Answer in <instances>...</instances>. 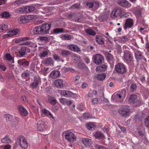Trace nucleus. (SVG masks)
<instances>
[{"mask_svg":"<svg viewBox=\"0 0 149 149\" xmlns=\"http://www.w3.org/2000/svg\"><path fill=\"white\" fill-rule=\"evenodd\" d=\"M17 142L23 148L27 149L28 148V143L25 139L23 136H20L17 138Z\"/></svg>","mask_w":149,"mask_h":149,"instance_id":"f257e3e1","label":"nucleus"},{"mask_svg":"<svg viewBox=\"0 0 149 149\" xmlns=\"http://www.w3.org/2000/svg\"><path fill=\"white\" fill-rule=\"evenodd\" d=\"M119 114L123 117H127L130 114V109L129 106H123L118 110Z\"/></svg>","mask_w":149,"mask_h":149,"instance_id":"f03ea898","label":"nucleus"},{"mask_svg":"<svg viewBox=\"0 0 149 149\" xmlns=\"http://www.w3.org/2000/svg\"><path fill=\"white\" fill-rule=\"evenodd\" d=\"M115 68L117 72L120 74H123L125 73L127 69L125 66L122 63H118L116 65Z\"/></svg>","mask_w":149,"mask_h":149,"instance_id":"7ed1b4c3","label":"nucleus"},{"mask_svg":"<svg viewBox=\"0 0 149 149\" xmlns=\"http://www.w3.org/2000/svg\"><path fill=\"white\" fill-rule=\"evenodd\" d=\"M65 137L69 142L72 143H73L76 139L75 135L72 132H66L65 135Z\"/></svg>","mask_w":149,"mask_h":149,"instance_id":"20e7f679","label":"nucleus"},{"mask_svg":"<svg viewBox=\"0 0 149 149\" xmlns=\"http://www.w3.org/2000/svg\"><path fill=\"white\" fill-rule=\"evenodd\" d=\"M122 13V10L120 8L115 9L111 14V17L113 19L116 18L118 16H120Z\"/></svg>","mask_w":149,"mask_h":149,"instance_id":"39448f33","label":"nucleus"},{"mask_svg":"<svg viewBox=\"0 0 149 149\" xmlns=\"http://www.w3.org/2000/svg\"><path fill=\"white\" fill-rule=\"evenodd\" d=\"M47 126L45 125V123L42 120L39 121L37 124V128L38 130L40 131L46 130Z\"/></svg>","mask_w":149,"mask_h":149,"instance_id":"423d86ee","label":"nucleus"},{"mask_svg":"<svg viewBox=\"0 0 149 149\" xmlns=\"http://www.w3.org/2000/svg\"><path fill=\"white\" fill-rule=\"evenodd\" d=\"M58 92L61 96H64L66 97H71L73 95L72 92L68 91L59 90Z\"/></svg>","mask_w":149,"mask_h":149,"instance_id":"0eeeda50","label":"nucleus"},{"mask_svg":"<svg viewBox=\"0 0 149 149\" xmlns=\"http://www.w3.org/2000/svg\"><path fill=\"white\" fill-rule=\"evenodd\" d=\"M43 34H47L49 33V31L51 29V25L50 24H45L41 26Z\"/></svg>","mask_w":149,"mask_h":149,"instance_id":"6e6552de","label":"nucleus"},{"mask_svg":"<svg viewBox=\"0 0 149 149\" xmlns=\"http://www.w3.org/2000/svg\"><path fill=\"white\" fill-rule=\"evenodd\" d=\"M117 3L121 6L127 8L131 6V4L127 0H118Z\"/></svg>","mask_w":149,"mask_h":149,"instance_id":"1a4fd4ad","label":"nucleus"},{"mask_svg":"<svg viewBox=\"0 0 149 149\" xmlns=\"http://www.w3.org/2000/svg\"><path fill=\"white\" fill-rule=\"evenodd\" d=\"M133 23L132 19L129 18L126 19L124 26V29H126L127 28H131L132 26Z\"/></svg>","mask_w":149,"mask_h":149,"instance_id":"9d476101","label":"nucleus"},{"mask_svg":"<svg viewBox=\"0 0 149 149\" xmlns=\"http://www.w3.org/2000/svg\"><path fill=\"white\" fill-rule=\"evenodd\" d=\"M30 49L25 47H22L18 51V53L20 56H24L27 53L30 52Z\"/></svg>","mask_w":149,"mask_h":149,"instance_id":"9b49d317","label":"nucleus"},{"mask_svg":"<svg viewBox=\"0 0 149 149\" xmlns=\"http://www.w3.org/2000/svg\"><path fill=\"white\" fill-rule=\"evenodd\" d=\"M68 49L75 52H77L81 51L80 49L76 45L70 44L67 46Z\"/></svg>","mask_w":149,"mask_h":149,"instance_id":"f8f14e48","label":"nucleus"},{"mask_svg":"<svg viewBox=\"0 0 149 149\" xmlns=\"http://www.w3.org/2000/svg\"><path fill=\"white\" fill-rule=\"evenodd\" d=\"M18 109L21 115L22 116H26L28 114V112L27 110L24 107L22 106H19Z\"/></svg>","mask_w":149,"mask_h":149,"instance_id":"ddd939ff","label":"nucleus"},{"mask_svg":"<svg viewBox=\"0 0 149 149\" xmlns=\"http://www.w3.org/2000/svg\"><path fill=\"white\" fill-rule=\"evenodd\" d=\"M93 60L94 63L97 65L102 63L104 60L103 56H93Z\"/></svg>","mask_w":149,"mask_h":149,"instance_id":"4468645a","label":"nucleus"},{"mask_svg":"<svg viewBox=\"0 0 149 149\" xmlns=\"http://www.w3.org/2000/svg\"><path fill=\"white\" fill-rule=\"evenodd\" d=\"M32 32L34 34H43L41 26L34 28Z\"/></svg>","mask_w":149,"mask_h":149,"instance_id":"2eb2a0df","label":"nucleus"},{"mask_svg":"<svg viewBox=\"0 0 149 149\" xmlns=\"http://www.w3.org/2000/svg\"><path fill=\"white\" fill-rule=\"evenodd\" d=\"M40 81V78L38 77H35L33 81L31 84L32 87L36 88L38 85Z\"/></svg>","mask_w":149,"mask_h":149,"instance_id":"dca6fc26","label":"nucleus"},{"mask_svg":"<svg viewBox=\"0 0 149 149\" xmlns=\"http://www.w3.org/2000/svg\"><path fill=\"white\" fill-rule=\"evenodd\" d=\"M82 141L85 146L86 147H90L92 143L91 139L87 138H84Z\"/></svg>","mask_w":149,"mask_h":149,"instance_id":"f3484780","label":"nucleus"},{"mask_svg":"<svg viewBox=\"0 0 149 149\" xmlns=\"http://www.w3.org/2000/svg\"><path fill=\"white\" fill-rule=\"evenodd\" d=\"M63 81L61 79H58L55 80L54 84L58 88H62L63 86Z\"/></svg>","mask_w":149,"mask_h":149,"instance_id":"a211bd4d","label":"nucleus"},{"mask_svg":"<svg viewBox=\"0 0 149 149\" xmlns=\"http://www.w3.org/2000/svg\"><path fill=\"white\" fill-rule=\"evenodd\" d=\"M107 69L106 65L103 64L100 66H98L96 68V70L98 72L104 71Z\"/></svg>","mask_w":149,"mask_h":149,"instance_id":"6ab92c4d","label":"nucleus"},{"mask_svg":"<svg viewBox=\"0 0 149 149\" xmlns=\"http://www.w3.org/2000/svg\"><path fill=\"white\" fill-rule=\"evenodd\" d=\"M138 100L137 96L135 95H130L128 99L129 102L130 103H134L136 102Z\"/></svg>","mask_w":149,"mask_h":149,"instance_id":"aec40b11","label":"nucleus"},{"mask_svg":"<svg viewBox=\"0 0 149 149\" xmlns=\"http://www.w3.org/2000/svg\"><path fill=\"white\" fill-rule=\"evenodd\" d=\"M59 72L58 71L55 70L52 71L50 74V77L53 79L58 77L60 75Z\"/></svg>","mask_w":149,"mask_h":149,"instance_id":"412c9836","label":"nucleus"},{"mask_svg":"<svg viewBox=\"0 0 149 149\" xmlns=\"http://www.w3.org/2000/svg\"><path fill=\"white\" fill-rule=\"evenodd\" d=\"M96 42L99 44L102 45L104 44V39H103L100 36H97L95 37Z\"/></svg>","mask_w":149,"mask_h":149,"instance_id":"4be33fe9","label":"nucleus"},{"mask_svg":"<svg viewBox=\"0 0 149 149\" xmlns=\"http://www.w3.org/2000/svg\"><path fill=\"white\" fill-rule=\"evenodd\" d=\"M106 76V74L104 73L97 74L95 76V78L100 81L104 79Z\"/></svg>","mask_w":149,"mask_h":149,"instance_id":"5701e85b","label":"nucleus"},{"mask_svg":"<svg viewBox=\"0 0 149 149\" xmlns=\"http://www.w3.org/2000/svg\"><path fill=\"white\" fill-rule=\"evenodd\" d=\"M42 112L45 115L48 117H50L52 118H54L53 115L49 111L47 110L46 109H43L42 111Z\"/></svg>","mask_w":149,"mask_h":149,"instance_id":"b1692460","label":"nucleus"},{"mask_svg":"<svg viewBox=\"0 0 149 149\" xmlns=\"http://www.w3.org/2000/svg\"><path fill=\"white\" fill-rule=\"evenodd\" d=\"M17 21L19 24H25L27 23L25 16H22L19 17Z\"/></svg>","mask_w":149,"mask_h":149,"instance_id":"393cba45","label":"nucleus"},{"mask_svg":"<svg viewBox=\"0 0 149 149\" xmlns=\"http://www.w3.org/2000/svg\"><path fill=\"white\" fill-rule=\"evenodd\" d=\"M19 32L18 30L17 29H14L12 31H10L8 32L7 33L10 34L9 36L10 37L12 36L16 35H17Z\"/></svg>","mask_w":149,"mask_h":149,"instance_id":"a878e982","label":"nucleus"},{"mask_svg":"<svg viewBox=\"0 0 149 149\" xmlns=\"http://www.w3.org/2000/svg\"><path fill=\"white\" fill-rule=\"evenodd\" d=\"M3 117L6 121H11L13 118V116L9 114H4Z\"/></svg>","mask_w":149,"mask_h":149,"instance_id":"bb28decb","label":"nucleus"},{"mask_svg":"<svg viewBox=\"0 0 149 149\" xmlns=\"http://www.w3.org/2000/svg\"><path fill=\"white\" fill-rule=\"evenodd\" d=\"M93 134L95 137L97 139H100L103 138L104 136L103 134L100 132H96L94 133Z\"/></svg>","mask_w":149,"mask_h":149,"instance_id":"cd10ccee","label":"nucleus"},{"mask_svg":"<svg viewBox=\"0 0 149 149\" xmlns=\"http://www.w3.org/2000/svg\"><path fill=\"white\" fill-rule=\"evenodd\" d=\"M85 31L86 33L91 36H95L96 34L95 31L90 29H88Z\"/></svg>","mask_w":149,"mask_h":149,"instance_id":"c85d7f7f","label":"nucleus"},{"mask_svg":"<svg viewBox=\"0 0 149 149\" xmlns=\"http://www.w3.org/2000/svg\"><path fill=\"white\" fill-rule=\"evenodd\" d=\"M11 140L7 136H5L1 139V142L4 143H11Z\"/></svg>","mask_w":149,"mask_h":149,"instance_id":"c756f323","label":"nucleus"},{"mask_svg":"<svg viewBox=\"0 0 149 149\" xmlns=\"http://www.w3.org/2000/svg\"><path fill=\"white\" fill-rule=\"evenodd\" d=\"M48 100L50 103L52 105L55 104L57 102L56 99L54 97L49 96L48 97Z\"/></svg>","mask_w":149,"mask_h":149,"instance_id":"7c9ffc66","label":"nucleus"},{"mask_svg":"<svg viewBox=\"0 0 149 149\" xmlns=\"http://www.w3.org/2000/svg\"><path fill=\"white\" fill-rule=\"evenodd\" d=\"M61 37L62 39L65 40H70L72 37L71 36L68 34L62 35Z\"/></svg>","mask_w":149,"mask_h":149,"instance_id":"2f4dec72","label":"nucleus"},{"mask_svg":"<svg viewBox=\"0 0 149 149\" xmlns=\"http://www.w3.org/2000/svg\"><path fill=\"white\" fill-rule=\"evenodd\" d=\"M86 127L87 128L90 130H94L95 126L93 125L92 123H88L86 124Z\"/></svg>","mask_w":149,"mask_h":149,"instance_id":"473e14b6","label":"nucleus"},{"mask_svg":"<svg viewBox=\"0 0 149 149\" xmlns=\"http://www.w3.org/2000/svg\"><path fill=\"white\" fill-rule=\"evenodd\" d=\"M24 6L19 8L15 10L16 13L20 14L24 13Z\"/></svg>","mask_w":149,"mask_h":149,"instance_id":"72a5a7b5","label":"nucleus"},{"mask_svg":"<svg viewBox=\"0 0 149 149\" xmlns=\"http://www.w3.org/2000/svg\"><path fill=\"white\" fill-rule=\"evenodd\" d=\"M8 27V26L6 24L0 25V32H2L4 31H6Z\"/></svg>","mask_w":149,"mask_h":149,"instance_id":"f704fd0d","label":"nucleus"},{"mask_svg":"<svg viewBox=\"0 0 149 149\" xmlns=\"http://www.w3.org/2000/svg\"><path fill=\"white\" fill-rule=\"evenodd\" d=\"M38 39L42 42H47L49 39L47 37L40 36L38 38Z\"/></svg>","mask_w":149,"mask_h":149,"instance_id":"c9c22d12","label":"nucleus"},{"mask_svg":"<svg viewBox=\"0 0 149 149\" xmlns=\"http://www.w3.org/2000/svg\"><path fill=\"white\" fill-rule=\"evenodd\" d=\"M53 31L55 33H60L64 32V30L62 29L56 28L54 29Z\"/></svg>","mask_w":149,"mask_h":149,"instance_id":"e433bc0d","label":"nucleus"},{"mask_svg":"<svg viewBox=\"0 0 149 149\" xmlns=\"http://www.w3.org/2000/svg\"><path fill=\"white\" fill-rule=\"evenodd\" d=\"M1 15L2 17L8 18L10 17V15L9 13L5 12L2 13L1 14Z\"/></svg>","mask_w":149,"mask_h":149,"instance_id":"4c0bfd02","label":"nucleus"},{"mask_svg":"<svg viewBox=\"0 0 149 149\" xmlns=\"http://www.w3.org/2000/svg\"><path fill=\"white\" fill-rule=\"evenodd\" d=\"M45 63L47 65L51 64L53 63V61L50 57L46 59L45 60Z\"/></svg>","mask_w":149,"mask_h":149,"instance_id":"58836bf2","label":"nucleus"},{"mask_svg":"<svg viewBox=\"0 0 149 149\" xmlns=\"http://www.w3.org/2000/svg\"><path fill=\"white\" fill-rule=\"evenodd\" d=\"M4 59L10 61L11 63L14 62V58L13 56H5Z\"/></svg>","mask_w":149,"mask_h":149,"instance_id":"ea45409f","label":"nucleus"},{"mask_svg":"<svg viewBox=\"0 0 149 149\" xmlns=\"http://www.w3.org/2000/svg\"><path fill=\"white\" fill-rule=\"evenodd\" d=\"M145 123L146 126L149 128V116L146 117L145 119Z\"/></svg>","mask_w":149,"mask_h":149,"instance_id":"a19ab883","label":"nucleus"},{"mask_svg":"<svg viewBox=\"0 0 149 149\" xmlns=\"http://www.w3.org/2000/svg\"><path fill=\"white\" fill-rule=\"evenodd\" d=\"M136 85L135 84H132L130 86V91L132 92L136 90Z\"/></svg>","mask_w":149,"mask_h":149,"instance_id":"79ce46f5","label":"nucleus"},{"mask_svg":"<svg viewBox=\"0 0 149 149\" xmlns=\"http://www.w3.org/2000/svg\"><path fill=\"white\" fill-rule=\"evenodd\" d=\"M77 16L73 18V20L77 22H81V19L80 17H78V14H77Z\"/></svg>","mask_w":149,"mask_h":149,"instance_id":"37998d69","label":"nucleus"},{"mask_svg":"<svg viewBox=\"0 0 149 149\" xmlns=\"http://www.w3.org/2000/svg\"><path fill=\"white\" fill-rule=\"evenodd\" d=\"M61 53L63 55H70V52L66 50H63L62 51Z\"/></svg>","mask_w":149,"mask_h":149,"instance_id":"c03bdc74","label":"nucleus"},{"mask_svg":"<svg viewBox=\"0 0 149 149\" xmlns=\"http://www.w3.org/2000/svg\"><path fill=\"white\" fill-rule=\"evenodd\" d=\"M11 146L10 145L8 144L5 145L4 146H1L0 147L1 149H11Z\"/></svg>","mask_w":149,"mask_h":149,"instance_id":"a18cd8bd","label":"nucleus"},{"mask_svg":"<svg viewBox=\"0 0 149 149\" xmlns=\"http://www.w3.org/2000/svg\"><path fill=\"white\" fill-rule=\"evenodd\" d=\"M77 16V14L71 13L68 15V17L69 19H73V18Z\"/></svg>","mask_w":149,"mask_h":149,"instance_id":"49530a36","label":"nucleus"},{"mask_svg":"<svg viewBox=\"0 0 149 149\" xmlns=\"http://www.w3.org/2000/svg\"><path fill=\"white\" fill-rule=\"evenodd\" d=\"M54 59L55 60L57 61H62L63 62L64 60L62 58H61L60 56H54Z\"/></svg>","mask_w":149,"mask_h":149,"instance_id":"de8ad7c7","label":"nucleus"},{"mask_svg":"<svg viewBox=\"0 0 149 149\" xmlns=\"http://www.w3.org/2000/svg\"><path fill=\"white\" fill-rule=\"evenodd\" d=\"M121 41L125 42L127 41L128 38L126 36H124L120 38Z\"/></svg>","mask_w":149,"mask_h":149,"instance_id":"09e8293b","label":"nucleus"},{"mask_svg":"<svg viewBox=\"0 0 149 149\" xmlns=\"http://www.w3.org/2000/svg\"><path fill=\"white\" fill-rule=\"evenodd\" d=\"M107 15H102L100 18V19L102 21L104 22L105 21L107 18Z\"/></svg>","mask_w":149,"mask_h":149,"instance_id":"8fccbe9b","label":"nucleus"},{"mask_svg":"<svg viewBox=\"0 0 149 149\" xmlns=\"http://www.w3.org/2000/svg\"><path fill=\"white\" fill-rule=\"evenodd\" d=\"M86 5L89 8H92L94 5V2H87Z\"/></svg>","mask_w":149,"mask_h":149,"instance_id":"3c124183","label":"nucleus"},{"mask_svg":"<svg viewBox=\"0 0 149 149\" xmlns=\"http://www.w3.org/2000/svg\"><path fill=\"white\" fill-rule=\"evenodd\" d=\"M25 17H26V20L27 23H28L30 20L32 19L33 18V16L30 15Z\"/></svg>","mask_w":149,"mask_h":149,"instance_id":"603ef678","label":"nucleus"},{"mask_svg":"<svg viewBox=\"0 0 149 149\" xmlns=\"http://www.w3.org/2000/svg\"><path fill=\"white\" fill-rule=\"evenodd\" d=\"M22 76L23 78L25 79L29 77V74L27 72H24L22 74Z\"/></svg>","mask_w":149,"mask_h":149,"instance_id":"864d4df0","label":"nucleus"},{"mask_svg":"<svg viewBox=\"0 0 149 149\" xmlns=\"http://www.w3.org/2000/svg\"><path fill=\"white\" fill-rule=\"evenodd\" d=\"M124 57L127 62H129L131 61L132 58V56H124Z\"/></svg>","mask_w":149,"mask_h":149,"instance_id":"5fc2aeb1","label":"nucleus"},{"mask_svg":"<svg viewBox=\"0 0 149 149\" xmlns=\"http://www.w3.org/2000/svg\"><path fill=\"white\" fill-rule=\"evenodd\" d=\"M31 43V42L30 41H28L27 42H23L22 43H20L19 44V45H30Z\"/></svg>","mask_w":149,"mask_h":149,"instance_id":"6e6d98bb","label":"nucleus"},{"mask_svg":"<svg viewBox=\"0 0 149 149\" xmlns=\"http://www.w3.org/2000/svg\"><path fill=\"white\" fill-rule=\"evenodd\" d=\"M60 101L61 104H65L67 101V99L65 98H62L60 100Z\"/></svg>","mask_w":149,"mask_h":149,"instance_id":"4d7b16f0","label":"nucleus"},{"mask_svg":"<svg viewBox=\"0 0 149 149\" xmlns=\"http://www.w3.org/2000/svg\"><path fill=\"white\" fill-rule=\"evenodd\" d=\"M0 69L2 71H5L6 69V67L4 65L1 64L0 65Z\"/></svg>","mask_w":149,"mask_h":149,"instance_id":"13d9d810","label":"nucleus"},{"mask_svg":"<svg viewBox=\"0 0 149 149\" xmlns=\"http://www.w3.org/2000/svg\"><path fill=\"white\" fill-rule=\"evenodd\" d=\"M28 6L29 13L32 12L35 10V8L34 6Z\"/></svg>","mask_w":149,"mask_h":149,"instance_id":"bf43d9fd","label":"nucleus"},{"mask_svg":"<svg viewBox=\"0 0 149 149\" xmlns=\"http://www.w3.org/2000/svg\"><path fill=\"white\" fill-rule=\"evenodd\" d=\"M64 70L66 72L70 71L71 72H74V70L71 68H65Z\"/></svg>","mask_w":149,"mask_h":149,"instance_id":"052dcab7","label":"nucleus"},{"mask_svg":"<svg viewBox=\"0 0 149 149\" xmlns=\"http://www.w3.org/2000/svg\"><path fill=\"white\" fill-rule=\"evenodd\" d=\"M24 13H29V6H24Z\"/></svg>","mask_w":149,"mask_h":149,"instance_id":"680f3d73","label":"nucleus"},{"mask_svg":"<svg viewBox=\"0 0 149 149\" xmlns=\"http://www.w3.org/2000/svg\"><path fill=\"white\" fill-rule=\"evenodd\" d=\"M107 59L109 62L110 63L111 61L113 60V56H106Z\"/></svg>","mask_w":149,"mask_h":149,"instance_id":"e2e57ef3","label":"nucleus"},{"mask_svg":"<svg viewBox=\"0 0 149 149\" xmlns=\"http://www.w3.org/2000/svg\"><path fill=\"white\" fill-rule=\"evenodd\" d=\"M83 116L84 118L85 119H88L90 118V115L88 113H84Z\"/></svg>","mask_w":149,"mask_h":149,"instance_id":"0e129e2a","label":"nucleus"},{"mask_svg":"<svg viewBox=\"0 0 149 149\" xmlns=\"http://www.w3.org/2000/svg\"><path fill=\"white\" fill-rule=\"evenodd\" d=\"M122 95L121 94H117L116 95H114V98H116L117 99H120L122 97Z\"/></svg>","mask_w":149,"mask_h":149,"instance_id":"69168bd1","label":"nucleus"},{"mask_svg":"<svg viewBox=\"0 0 149 149\" xmlns=\"http://www.w3.org/2000/svg\"><path fill=\"white\" fill-rule=\"evenodd\" d=\"M79 3H76L73 4L71 7L72 9L77 8L79 7Z\"/></svg>","mask_w":149,"mask_h":149,"instance_id":"338daca9","label":"nucleus"},{"mask_svg":"<svg viewBox=\"0 0 149 149\" xmlns=\"http://www.w3.org/2000/svg\"><path fill=\"white\" fill-rule=\"evenodd\" d=\"M92 102L93 104H97L98 102V99L97 98H93L92 100Z\"/></svg>","mask_w":149,"mask_h":149,"instance_id":"774afa93","label":"nucleus"}]
</instances>
